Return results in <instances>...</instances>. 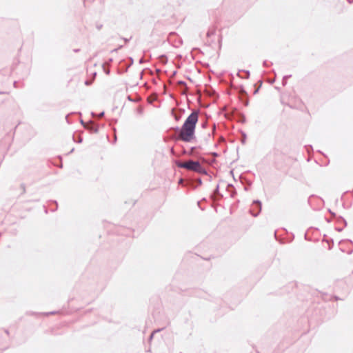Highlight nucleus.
<instances>
[{
	"label": "nucleus",
	"instance_id": "4",
	"mask_svg": "<svg viewBox=\"0 0 353 353\" xmlns=\"http://www.w3.org/2000/svg\"><path fill=\"white\" fill-rule=\"evenodd\" d=\"M88 128H89L94 132H98V128L97 126H95L91 121L88 124Z\"/></svg>",
	"mask_w": 353,
	"mask_h": 353
},
{
	"label": "nucleus",
	"instance_id": "2",
	"mask_svg": "<svg viewBox=\"0 0 353 353\" xmlns=\"http://www.w3.org/2000/svg\"><path fill=\"white\" fill-rule=\"evenodd\" d=\"M176 165L178 168H185L188 170L194 171L205 175L208 174L206 170L197 161L188 160L185 162L177 161H176Z\"/></svg>",
	"mask_w": 353,
	"mask_h": 353
},
{
	"label": "nucleus",
	"instance_id": "11",
	"mask_svg": "<svg viewBox=\"0 0 353 353\" xmlns=\"http://www.w3.org/2000/svg\"><path fill=\"white\" fill-rule=\"evenodd\" d=\"M245 73H246V74H247V78H248V77H249V76H250V72H249V71H245Z\"/></svg>",
	"mask_w": 353,
	"mask_h": 353
},
{
	"label": "nucleus",
	"instance_id": "3",
	"mask_svg": "<svg viewBox=\"0 0 353 353\" xmlns=\"http://www.w3.org/2000/svg\"><path fill=\"white\" fill-rule=\"evenodd\" d=\"M216 32V30L214 27L210 28L207 32V37H211L212 36L214 35Z\"/></svg>",
	"mask_w": 353,
	"mask_h": 353
},
{
	"label": "nucleus",
	"instance_id": "6",
	"mask_svg": "<svg viewBox=\"0 0 353 353\" xmlns=\"http://www.w3.org/2000/svg\"><path fill=\"white\" fill-rule=\"evenodd\" d=\"M254 204H257L259 205V210L261 211V202L259 200H256V201H254Z\"/></svg>",
	"mask_w": 353,
	"mask_h": 353
},
{
	"label": "nucleus",
	"instance_id": "15",
	"mask_svg": "<svg viewBox=\"0 0 353 353\" xmlns=\"http://www.w3.org/2000/svg\"><path fill=\"white\" fill-rule=\"evenodd\" d=\"M195 148H196L195 147L191 148V151L192 152L194 150H195Z\"/></svg>",
	"mask_w": 353,
	"mask_h": 353
},
{
	"label": "nucleus",
	"instance_id": "9",
	"mask_svg": "<svg viewBox=\"0 0 353 353\" xmlns=\"http://www.w3.org/2000/svg\"><path fill=\"white\" fill-rule=\"evenodd\" d=\"M179 84H181V85H186L185 82V81H179Z\"/></svg>",
	"mask_w": 353,
	"mask_h": 353
},
{
	"label": "nucleus",
	"instance_id": "7",
	"mask_svg": "<svg viewBox=\"0 0 353 353\" xmlns=\"http://www.w3.org/2000/svg\"><path fill=\"white\" fill-rule=\"evenodd\" d=\"M159 331H160V330H154V331L151 334L150 337V339H152L153 335H154V334L155 332H159Z\"/></svg>",
	"mask_w": 353,
	"mask_h": 353
},
{
	"label": "nucleus",
	"instance_id": "16",
	"mask_svg": "<svg viewBox=\"0 0 353 353\" xmlns=\"http://www.w3.org/2000/svg\"><path fill=\"white\" fill-rule=\"evenodd\" d=\"M259 89L256 90L254 92V94H256L257 92H258Z\"/></svg>",
	"mask_w": 353,
	"mask_h": 353
},
{
	"label": "nucleus",
	"instance_id": "14",
	"mask_svg": "<svg viewBox=\"0 0 353 353\" xmlns=\"http://www.w3.org/2000/svg\"><path fill=\"white\" fill-rule=\"evenodd\" d=\"M212 154H213V156H214V157H217V156H218V154H217L216 152H214Z\"/></svg>",
	"mask_w": 353,
	"mask_h": 353
},
{
	"label": "nucleus",
	"instance_id": "1",
	"mask_svg": "<svg viewBox=\"0 0 353 353\" xmlns=\"http://www.w3.org/2000/svg\"><path fill=\"white\" fill-rule=\"evenodd\" d=\"M199 119V110H194L185 119L179 130V139L185 142H190L195 139L194 132Z\"/></svg>",
	"mask_w": 353,
	"mask_h": 353
},
{
	"label": "nucleus",
	"instance_id": "8",
	"mask_svg": "<svg viewBox=\"0 0 353 353\" xmlns=\"http://www.w3.org/2000/svg\"><path fill=\"white\" fill-rule=\"evenodd\" d=\"M81 123L84 125L85 128H88V124H85L84 122L82 120L81 121Z\"/></svg>",
	"mask_w": 353,
	"mask_h": 353
},
{
	"label": "nucleus",
	"instance_id": "17",
	"mask_svg": "<svg viewBox=\"0 0 353 353\" xmlns=\"http://www.w3.org/2000/svg\"><path fill=\"white\" fill-rule=\"evenodd\" d=\"M218 189H219V185L216 186V191H218Z\"/></svg>",
	"mask_w": 353,
	"mask_h": 353
},
{
	"label": "nucleus",
	"instance_id": "10",
	"mask_svg": "<svg viewBox=\"0 0 353 353\" xmlns=\"http://www.w3.org/2000/svg\"><path fill=\"white\" fill-rule=\"evenodd\" d=\"M103 115H104V112H101V113L99 114V117H102Z\"/></svg>",
	"mask_w": 353,
	"mask_h": 353
},
{
	"label": "nucleus",
	"instance_id": "5",
	"mask_svg": "<svg viewBox=\"0 0 353 353\" xmlns=\"http://www.w3.org/2000/svg\"><path fill=\"white\" fill-rule=\"evenodd\" d=\"M291 77V75H285L283 77V79H282V84L283 86H285L287 83V81L288 79Z\"/></svg>",
	"mask_w": 353,
	"mask_h": 353
},
{
	"label": "nucleus",
	"instance_id": "13",
	"mask_svg": "<svg viewBox=\"0 0 353 353\" xmlns=\"http://www.w3.org/2000/svg\"><path fill=\"white\" fill-rule=\"evenodd\" d=\"M263 65L264 66H267V61H263Z\"/></svg>",
	"mask_w": 353,
	"mask_h": 353
},
{
	"label": "nucleus",
	"instance_id": "12",
	"mask_svg": "<svg viewBox=\"0 0 353 353\" xmlns=\"http://www.w3.org/2000/svg\"><path fill=\"white\" fill-rule=\"evenodd\" d=\"M56 312H50V313H47L46 314L48 315V314H55Z\"/></svg>",
	"mask_w": 353,
	"mask_h": 353
},
{
	"label": "nucleus",
	"instance_id": "18",
	"mask_svg": "<svg viewBox=\"0 0 353 353\" xmlns=\"http://www.w3.org/2000/svg\"><path fill=\"white\" fill-rule=\"evenodd\" d=\"M343 221H344V223H345V225H347L346 221H345V220H343Z\"/></svg>",
	"mask_w": 353,
	"mask_h": 353
}]
</instances>
